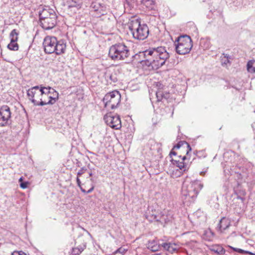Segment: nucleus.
I'll list each match as a JSON object with an SVG mask.
<instances>
[{
    "mask_svg": "<svg viewBox=\"0 0 255 255\" xmlns=\"http://www.w3.org/2000/svg\"><path fill=\"white\" fill-rule=\"evenodd\" d=\"M238 198L240 199L242 201V202H244V198L243 197H238Z\"/></svg>",
    "mask_w": 255,
    "mask_h": 255,
    "instance_id": "a19ab883",
    "label": "nucleus"
},
{
    "mask_svg": "<svg viewBox=\"0 0 255 255\" xmlns=\"http://www.w3.org/2000/svg\"><path fill=\"white\" fill-rule=\"evenodd\" d=\"M39 89V86H34L30 89H29L27 91V95L28 98V99L35 106H40L39 105L40 102H38L36 100L37 99H39L40 97V91H38Z\"/></svg>",
    "mask_w": 255,
    "mask_h": 255,
    "instance_id": "f8f14e48",
    "label": "nucleus"
},
{
    "mask_svg": "<svg viewBox=\"0 0 255 255\" xmlns=\"http://www.w3.org/2000/svg\"><path fill=\"white\" fill-rule=\"evenodd\" d=\"M121 98V94L118 91L107 93L103 100L105 107L112 110L116 108L120 103Z\"/></svg>",
    "mask_w": 255,
    "mask_h": 255,
    "instance_id": "6e6552de",
    "label": "nucleus"
},
{
    "mask_svg": "<svg viewBox=\"0 0 255 255\" xmlns=\"http://www.w3.org/2000/svg\"><path fill=\"white\" fill-rule=\"evenodd\" d=\"M230 248H231L232 249H233L234 251H236V252H237L239 253H241V254H243V253H245V254H249L250 255H254L255 254L251 253V252H248V251H245L242 249H238V248H233V247H232L231 246H229Z\"/></svg>",
    "mask_w": 255,
    "mask_h": 255,
    "instance_id": "a878e982",
    "label": "nucleus"
},
{
    "mask_svg": "<svg viewBox=\"0 0 255 255\" xmlns=\"http://www.w3.org/2000/svg\"><path fill=\"white\" fill-rule=\"evenodd\" d=\"M230 226V220L225 217H223L220 220L218 225V228H219L221 232H222L223 230L228 228Z\"/></svg>",
    "mask_w": 255,
    "mask_h": 255,
    "instance_id": "dca6fc26",
    "label": "nucleus"
},
{
    "mask_svg": "<svg viewBox=\"0 0 255 255\" xmlns=\"http://www.w3.org/2000/svg\"><path fill=\"white\" fill-rule=\"evenodd\" d=\"M11 118L10 108L3 106L0 108V127H4L9 124Z\"/></svg>",
    "mask_w": 255,
    "mask_h": 255,
    "instance_id": "9b49d317",
    "label": "nucleus"
},
{
    "mask_svg": "<svg viewBox=\"0 0 255 255\" xmlns=\"http://www.w3.org/2000/svg\"><path fill=\"white\" fill-rule=\"evenodd\" d=\"M156 97L158 101H161L163 99V93L162 91L159 90L156 93Z\"/></svg>",
    "mask_w": 255,
    "mask_h": 255,
    "instance_id": "bb28decb",
    "label": "nucleus"
},
{
    "mask_svg": "<svg viewBox=\"0 0 255 255\" xmlns=\"http://www.w3.org/2000/svg\"><path fill=\"white\" fill-rule=\"evenodd\" d=\"M109 55L113 60H125L126 63L132 61L134 56L131 53L129 47L124 43H118L111 46L109 49Z\"/></svg>",
    "mask_w": 255,
    "mask_h": 255,
    "instance_id": "7ed1b4c3",
    "label": "nucleus"
},
{
    "mask_svg": "<svg viewBox=\"0 0 255 255\" xmlns=\"http://www.w3.org/2000/svg\"><path fill=\"white\" fill-rule=\"evenodd\" d=\"M80 188L81 190V191H82V192L86 193V191H86L85 189H84L83 188H82L81 187H80Z\"/></svg>",
    "mask_w": 255,
    "mask_h": 255,
    "instance_id": "ea45409f",
    "label": "nucleus"
},
{
    "mask_svg": "<svg viewBox=\"0 0 255 255\" xmlns=\"http://www.w3.org/2000/svg\"><path fill=\"white\" fill-rule=\"evenodd\" d=\"M185 145L186 146V147L187 148L186 150V155H188L189 154V152L191 151L192 148L189 143H188L186 141H180L177 144L173 146V149H179L181 146L183 145Z\"/></svg>",
    "mask_w": 255,
    "mask_h": 255,
    "instance_id": "aec40b11",
    "label": "nucleus"
},
{
    "mask_svg": "<svg viewBox=\"0 0 255 255\" xmlns=\"http://www.w3.org/2000/svg\"><path fill=\"white\" fill-rule=\"evenodd\" d=\"M104 120L108 125L115 129H119L122 127L121 121L119 115L113 116L111 114L104 117Z\"/></svg>",
    "mask_w": 255,
    "mask_h": 255,
    "instance_id": "9d476101",
    "label": "nucleus"
},
{
    "mask_svg": "<svg viewBox=\"0 0 255 255\" xmlns=\"http://www.w3.org/2000/svg\"><path fill=\"white\" fill-rule=\"evenodd\" d=\"M106 76L107 80L108 82L110 81L111 82L115 83L118 81V78L115 73H112L111 74L107 73Z\"/></svg>",
    "mask_w": 255,
    "mask_h": 255,
    "instance_id": "412c9836",
    "label": "nucleus"
},
{
    "mask_svg": "<svg viewBox=\"0 0 255 255\" xmlns=\"http://www.w3.org/2000/svg\"><path fill=\"white\" fill-rule=\"evenodd\" d=\"M188 155H184L183 156H181V155L179 156V158H181L182 161H180L179 160H177L176 159H173L171 160L172 164L177 167L179 168L180 170L183 171H185L186 170V167L185 165V163L183 162L185 159L187 158Z\"/></svg>",
    "mask_w": 255,
    "mask_h": 255,
    "instance_id": "2eb2a0df",
    "label": "nucleus"
},
{
    "mask_svg": "<svg viewBox=\"0 0 255 255\" xmlns=\"http://www.w3.org/2000/svg\"><path fill=\"white\" fill-rule=\"evenodd\" d=\"M69 3H70V4L69 5V7H76L77 6L76 2L75 1H73V0H71V1H70Z\"/></svg>",
    "mask_w": 255,
    "mask_h": 255,
    "instance_id": "72a5a7b5",
    "label": "nucleus"
},
{
    "mask_svg": "<svg viewBox=\"0 0 255 255\" xmlns=\"http://www.w3.org/2000/svg\"><path fill=\"white\" fill-rule=\"evenodd\" d=\"M224 56V58H225V60L222 59V65H227L228 63H229V60L228 59V56H226V55H225V54H223Z\"/></svg>",
    "mask_w": 255,
    "mask_h": 255,
    "instance_id": "7c9ffc66",
    "label": "nucleus"
},
{
    "mask_svg": "<svg viewBox=\"0 0 255 255\" xmlns=\"http://www.w3.org/2000/svg\"><path fill=\"white\" fill-rule=\"evenodd\" d=\"M52 89L50 87H42V86H39V89L38 91H40V98H43V96H48V95L51 93L50 90Z\"/></svg>",
    "mask_w": 255,
    "mask_h": 255,
    "instance_id": "6ab92c4d",
    "label": "nucleus"
},
{
    "mask_svg": "<svg viewBox=\"0 0 255 255\" xmlns=\"http://www.w3.org/2000/svg\"><path fill=\"white\" fill-rule=\"evenodd\" d=\"M163 95H164V96H163V99H167L169 97L168 93L163 94Z\"/></svg>",
    "mask_w": 255,
    "mask_h": 255,
    "instance_id": "4c0bfd02",
    "label": "nucleus"
},
{
    "mask_svg": "<svg viewBox=\"0 0 255 255\" xmlns=\"http://www.w3.org/2000/svg\"><path fill=\"white\" fill-rule=\"evenodd\" d=\"M76 181H77V185L79 187H81V181L79 178V177H77V179H76Z\"/></svg>",
    "mask_w": 255,
    "mask_h": 255,
    "instance_id": "c9c22d12",
    "label": "nucleus"
},
{
    "mask_svg": "<svg viewBox=\"0 0 255 255\" xmlns=\"http://www.w3.org/2000/svg\"><path fill=\"white\" fill-rule=\"evenodd\" d=\"M210 250L211 252L219 255H224L226 252L225 250L220 245H213L210 247Z\"/></svg>",
    "mask_w": 255,
    "mask_h": 255,
    "instance_id": "f3484780",
    "label": "nucleus"
},
{
    "mask_svg": "<svg viewBox=\"0 0 255 255\" xmlns=\"http://www.w3.org/2000/svg\"><path fill=\"white\" fill-rule=\"evenodd\" d=\"M82 251L79 248H73L71 253V255H79Z\"/></svg>",
    "mask_w": 255,
    "mask_h": 255,
    "instance_id": "c85d7f7f",
    "label": "nucleus"
},
{
    "mask_svg": "<svg viewBox=\"0 0 255 255\" xmlns=\"http://www.w3.org/2000/svg\"><path fill=\"white\" fill-rule=\"evenodd\" d=\"M92 11L95 12V15L98 17L106 13V7L104 4L100 3H93L91 5Z\"/></svg>",
    "mask_w": 255,
    "mask_h": 255,
    "instance_id": "4468645a",
    "label": "nucleus"
},
{
    "mask_svg": "<svg viewBox=\"0 0 255 255\" xmlns=\"http://www.w3.org/2000/svg\"><path fill=\"white\" fill-rule=\"evenodd\" d=\"M94 187L92 186L90 189H89L87 191H86V193H90L93 191L94 190Z\"/></svg>",
    "mask_w": 255,
    "mask_h": 255,
    "instance_id": "58836bf2",
    "label": "nucleus"
},
{
    "mask_svg": "<svg viewBox=\"0 0 255 255\" xmlns=\"http://www.w3.org/2000/svg\"><path fill=\"white\" fill-rule=\"evenodd\" d=\"M203 186V185L199 181H193L190 182L187 180L184 181L181 191L182 199L184 202L185 203L193 202Z\"/></svg>",
    "mask_w": 255,
    "mask_h": 255,
    "instance_id": "20e7f679",
    "label": "nucleus"
},
{
    "mask_svg": "<svg viewBox=\"0 0 255 255\" xmlns=\"http://www.w3.org/2000/svg\"><path fill=\"white\" fill-rule=\"evenodd\" d=\"M44 52L46 54L55 53L61 55L66 50V43L63 40L58 41L54 36H47L45 37L43 42Z\"/></svg>",
    "mask_w": 255,
    "mask_h": 255,
    "instance_id": "39448f33",
    "label": "nucleus"
},
{
    "mask_svg": "<svg viewBox=\"0 0 255 255\" xmlns=\"http://www.w3.org/2000/svg\"><path fill=\"white\" fill-rule=\"evenodd\" d=\"M176 244L175 243H171L170 246H169L168 252L171 253V254L176 252L177 249L174 246H176Z\"/></svg>",
    "mask_w": 255,
    "mask_h": 255,
    "instance_id": "cd10ccee",
    "label": "nucleus"
},
{
    "mask_svg": "<svg viewBox=\"0 0 255 255\" xmlns=\"http://www.w3.org/2000/svg\"><path fill=\"white\" fill-rule=\"evenodd\" d=\"M26 255L24 254L23 253H21V252H14L11 254V255Z\"/></svg>",
    "mask_w": 255,
    "mask_h": 255,
    "instance_id": "f704fd0d",
    "label": "nucleus"
},
{
    "mask_svg": "<svg viewBox=\"0 0 255 255\" xmlns=\"http://www.w3.org/2000/svg\"><path fill=\"white\" fill-rule=\"evenodd\" d=\"M29 183L27 181L25 182H21L20 183V187L22 189H25L27 187L28 184Z\"/></svg>",
    "mask_w": 255,
    "mask_h": 255,
    "instance_id": "2f4dec72",
    "label": "nucleus"
},
{
    "mask_svg": "<svg viewBox=\"0 0 255 255\" xmlns=\"http://www.w3.org/2000/svg\"><path fill=\"white\" fill-rule=\"evenodd\" d=\"M173 149L172 150L170 151V156L171 157L172 155H176V152L175 151H173Z\"/></svg>",
    "mask_w": 255,
    "mask_h": 255,
    "instance_id": "e433bc0d",
    "label": "nucleus"
},
{
    "mask_svg": "<svg viewBox=\"0 0 255 255\" xmlns=\"http://www.w3.org/2000/svg\"><path fill=\"white\" fill-rule=\"evenodd\" d=\"M18 32L15 29H13L9 34V38L10 41L12 42H17L18 39Z\"/></svg>",
    "mask_w": 255,
    "mask_h": 255,
    "instance_id": "4be33fe9",
    "label": "nucleus"
},
{
    "mask_svg": "<svg viewBox=\"0 0 255 255\" xmlns=\"http://www.w3.org/2000/svg\"><path fill=\"white\" fill-rule=\"evenodd\" d=\"M142 2L147 7L152 9L154 1L153 0H142Z\"/></svg>",
    "mask_w": 255,
    "mask_h": 255,
    "instance_id": "393cba45",
    "label": "nucleus"
},
{
    "mask_svg": "<svg viewBox=\"0 0 255 255\" xmlns=\"http://www.w3.org/2000/svg\"><path fill=\"white\" fill-rule=\"evenodd\" d=\"M191 37L187 35L178 36L175 41L176 52L180 55H184L190 52L193 45Z\"/></svg>",
    "mask_w": 255,
    "mask_h": 255,
    "instance_id": "0eeeda50",
    "label": "nucleus"
},
{
    "mask_svg": "<svg viewBox=\"0 0 255 255\" xmlns=\"http://www.w3.org/2000/svg\"><path fill=\"white\" fill-rule=\"evenodd\" d=\"M7 48L11 50L16 51L18 49V45L16 42L10 41L7 45Z\"/></svg>",
    "mask_w": 255,
    "mask_h": 255,
    "instance_id": "b1692460",
    "label": "nucleus"
},
{
    "mask_svg": "<svg viewBox=\"0 0 255 255\" xmlns=\"http://www.w3.org/2000/svg\"><path fill=\"white\" fill-rule=\"evenodd\" d=\"M247 70L249 72L255 73V61L251 60L248 62Z\"/></svg>",
    "mask_w": 255,
    "mask_h": 255,
    "instance_id": "5701e85b",
    "label": "nucleus"
},
{
    "mask_svg": "<svg viewBox=\"0 0 255 255\" xmlns=\"http://www.w3.org/2000/svg\"><path fill=\"white\" fill-rule=\"evenodd\" d=\"M145 64L153 69H158L164 65L169 58V54L163 46L150 48L141 53Z\"/></svg>",
    "mask_w": 255,
    "mask_h": 255,
    "instance_id": "f257e3e1",
    "label": "nucleus"
},
{
    "mask_svg": "<svg viewBox=\"0 0 255 255\" xmlns=\"http://www.w3.org/2000/svg\"><path fill=\"white\" fill-rule=\"evenodd\" d=\"M170 244H171L170 243H165L162 244L161 245H160V246L162 247L163 248L164 250L168 251L169 250V246H170Z\"/></svg>",
    "mask_w": 255,
    "mask_h": 255,
    "instance_id": "c756f323",
    "label": "nucleus"
},
{
    "mask_svg": "<svg viewBox=\"0 0 255 255\" xmlns=\"http://www.w3.org/2000/svg\"><path fill=\"white\" fill-rule=\"evenodd\" d=\"M145 216L146 218L150 221L153 220L160 222L164 221L165 223L171 222L173 219L172 213L168 211H164L161 213L160 218H158V217L154 214L148 215L147 212L145 214Z\"/></svg>",
    "mask_w": 255,
    "mask_h": 255,
    "instance_id": "1a4fd4ad",
    "label": "nucleus"
},
{
    "mask_svg": "<svg viewBox=\"0 0 255 255\" xmlns=\"http://www.w3.org/2000/svg\"><path fill=\"white\" fill-rule=\"evenodd\" d=\"M51 93L50 94H52L53 95V91L52 90H50Z\"/></svg>",
    "mask_w": 255,
    "mask_h": 255,
    "instance_id": "c03bdc74",
    "label": "nucleus"
},
{
    "mask_svg": "<svg viewBox=\"0 0 255 255\" xmlns=\"http://www.w3.org/2000/svg\"><path fill=\"white\" fill-rule=\"evenodd\" d=\"M40 25L45 30L53 28L57 22V15L55 11L48 6H44L39 9Z\"/></svg>",
    "mask_w": 255,
    "mask_h": 255,
    "instance_id": "f03ea898",
    "label": "nucleus"
},
{
    "mask_svg": "<svg viewBox=\"0 0 255 255\" xmlns=\"http://www.w3.org/2000/svg\"><path fill=\"white\" fill-rule=\"evenodd\" d=\"M86 170V169H84V168H81L77 173L78 177L81 176L82 174H83L85 171Z\"/></svg>",
    "mask_w": 255,
    "mask_h": 255,
    "instance_id": "473e14b6",
    "label": "nucleus"
},
{
    "mask_svg": "<svg viewBox=\"0 0 255 255\" xmlns=\"http://www.w3.org/2000/svg\"><path fill=\"white\" fill-rule=\"evenodd\" d=\"M21 182H23V179H22V177H20L19 179V183H20Z\"/></svg>",
    "mask_w": 255,
    "mask_h": 255,
    "instance_id": "79ce46f5",
    "label": "nucleus"
},
{
    "mask_svg": "<svg viewBox=\"0 0 255 255\" xmlns=\"http://www.w3.org/2000/svg\"><path fill=\"white\" fill-rule=\"evenodd\" d=\"M128 26L134 38L144 40L147 37L148 27L146 24H141L140 19L135 18L129 19Z\"/></svg>",
    "mask_w": 255,
    "mask_h": 255,
    "instance_id": "423d86ee",
    "label": "nucleus"
},
{
    "mask_svg": "<svg viewBox=\"0 0 255 255\" xmlns=\"http://www.w3.org/2000/svg\"><path fill=\"white\" fill-rule=\"evenodd\" d=\"M51 90L53 91V96H46L48 98L47 101L43 98H40V102L39 105H40V106L46 105H53L58 99V93L53 89Z\"/></svg>",
    "mask_w": 255,
    "mask_h": 255,
    "instance_id": "ddd939ff",
    "label": "nucleus"
},
{
    "mask_svg": "<svg viewBox=\"0 0 255 255\" xmlns=\"http://www.w3.org/2000/svg\"><path fill=\"white\" fill-rule=\"evenodd\" d=\"M205 174V173L204 172H201L200 173V175H204Z\"/></svg>",
    "mask_w": 255,
    "mask_h": 255,
    "instance_id": "37998d69",
    "label": "nucleus"
},
{
    "mask_svg": "<svg viewBox=\"0 0 255 255\" xmlns=\"http://www.w3.org/2000/svg\"><path fill=\"white\" fill-rule=\"evenodd\" d=\"M89 175L90 176H92V173L91 172L89 173Z\"/></svg>",
    "mask_w": 255,
    "mask_h": 255,
    "instance_id": "a18cd8bd",
    "label": "nucleus"
},
{
    "mask_svg": "<svg viewBox=\"0 0 255 255\" xmlns=\"http://www.w3.org/2000/svg\"><path fill=\"white\" fill-rule=\"evenodd\" d=\"M147 247L152 252H155L159 251L161 246L160 245L158 244L155 240H153L148 241L147 244Z\"/></svg>",
    "mask_w": 255,
    "mask_h": 255,
    "instance_id": "a211bd4d",
    "label": "nucleus"
}]
</instances>
